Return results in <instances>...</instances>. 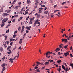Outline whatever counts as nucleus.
I'll list each match as a JSON object with an SVG mask.
<instances>
[{"mask_svg":"<svg viewBox=\"0 0 73 73\" xmlns=\"http://www.w3.org/2000/svg\"><path fill=\"white\" fill-rule=\"evenodd\" d=\"M9 30L8 29V30L6 31V33H9Z\"/></svg>","mask_w":73,"mask_h":73,"instance_id":"nucleus-25","label":"nucleus"},{"mask_svg":"<svg viewBox=\"0 0 73 73\" xmlns=\"http://www.w3.org/2000/svg\"><path fill=\"white\" fill-rule=\"evenodd\" d=\"M4 37H5V40H7V38L8 37V36L5 35L4 36Z\"/></svg>","mask_w":73,"mask_h":73,"instance_id":"nucleus-24","label":"nucleus"},{"mask_svg":"<svg viewBox=\"0 0 73 73\" xmlns=\"http://www.w3.org/2000/svg\"><path fill=\"white\" fill-rule=\"evenodd\" d=\"M60 49L58 48H57L56 50H55V52H58V51H60Z\"/></svg>","mask_w":73,"mask_h":73,"instance_id":"nucleus-8","label":"nucleus"},{"mask_svg":"<svg viewBox=\"0 0 73 73\" xmlns=\"http://www.w3.org/2000/svg\"><path fill=\"white\" fill-rule=\"evenodd\" d=\"M21 2H19L18 3V4L19 5H20V4H21Z\"/></svg>","mask_w":73,"mask_h":73,"instance_id":"nucleus-43","label":"nucleus"},{"mask_svg":"<svg viewBox=\"0 0 73 73\" xmlns=\"http://www.w3.org/2000/svg\"><path fill=\"white\" fill-rule=\"evenodd\" d=\"M11 47V46H8V47L7 48V50H9V49Z\"/></svg>","mask_w":73,"mask_h":73,"instance_id":"nucleus-27","label":"nucleus"},{"mask_svg":"<svg viewBox=\"0 0 73 73\" xmlns=\"http://www.w3.org/2000/svg\"><path fill=\"white\" fill-rule=\"evenodd\" d=\"M69 38H70V39L71 38H72V36H70V35L69 36V37H68Z\"/></svg>","mask_w":73,"mask_h":73,"instance_id":"nucleus-50","label":"nucleus"},{"mask_svg":"<svg viewBox=\"0 0 73 73\" xmlns=\"http://www.w3.org/2000/svg\"><path fill=\"white\" fill-rule=\"evenodd\" d=\"M42 12V11H41V10H40L39 11V12H38V13H40Z\"/></svg>","mask_w":73,"mask_h":73,"instance_id":"nucleus-34","label":"nucleus"},{"mask_svg":"<svg viewBox=\"0 0 73 73\" xmlns=\"http://www.w3.org/2000/svg\"><path fill=\"white\" fill-rule=\"evenodd\" d=\"M16 46H15V48H13V50H15V49H16Z\"/></svg>","mask_w":73,"mask_h":73,"instance_id":"nucleus-55","label":"nucleus"},{"mask_svg":"<svg viewBox=\"0 0 73 73\" xmlns=\"http://www.w3.org/2000/svg\"><path fill=\"white\" fill-rule=\"evenodd\" d=\"M40 7H45V5H41L40 6Z\"/></svg>","mask_w":73,"mask_h":73,"instance_id":"nucleus-45","label":"nucleus"},{"mask_svg":"<svg viewBox=\"0 0 73 73\" xmlns=\"http://www.w3.org/2000/svg\"><path fill=\"white\" fill-rule=\"evenodd\" d=\"M18 6H16L14 7V9H18Z\"/></svg>","mask_w":73,"mask_h":73,"instance_id":"nucleus-18","label":"nucleus"},{"mask_svg":"<svg viewBox=\"0 0 73 73\" xmlns=\"http://www.w3.org/2000/svg\"><path fill=\"white\" fill-rule=\"evenodd\" d=\"M39 9H40V10H42V9H43V8H42V7L39 8Z\"/></svg>","mask_w":73,"mask_h":73,"instance_id":"nucleus-42","label":"nucleus"},{"mask_svg":"<svg viewBox=\"0 0 73 73\" xmlns=\"http://www.w3.org/2000/svg\"><path fill=\"white\" fill-rule=\"evenodd\" d=\"M37 65H40V62H36Z\"/></svg>","mask_w":73,"mask_h":73,"instance_id":"nucleus-28","label":"nucleus"},{"mask_svg":"<svg viewBox=\"0 0 73 73\" xmlns=\"http://www.w3.org/2000/svg\"><path fill=\"white\" fill-rule=\"evenodd\" d=\"M31 26H29V27L28 26L26 27H25V29H27V30H29V31L31 29Z\"/></svg>","mask_w":73,"mask_h":73,"instance_id":"nucleus-5","label":"nucleus"},{"mask_svg":"<svg viewBox=\"0 0 73 73\" xmlns=\"http://www.w3.org/2000/svg\"><path fill=\"white\" fill-rule=\"evenodd\" d=\"M70 66H72V67H73V64H70Z\"/></svg>","mask_w":73,"mask_h":73,"instance_id":"nucleus-39","label":"nucleus"},{"mask_svg":"<svg viewBox=\"0 0 73 73\" xmlns=\"http://www.w3.org/2000/svg\"><path fill=\"white\" fill-rule=\"evenodd\" d=\"M56 68H58V64H57L56 66Z\"/></svg>","mask_w":73,"mask_h":73,"instance_id":"nucleus-62","label":"nucleus"},{"mask_svg":"<svg viewBox=\"0 0 73 73\" xmlns=\"http://www.w3.org/2000/svg\"><path fill=\"white\" fill-rule=\"evenodd\" d=\"M29 16H28L26 18V20H28V19H29Z\"/></svg>","mask_w":73,"mask_h":73,"instance_id":"nucleus-30","label":"nucleus"},{"mask_svg":"<svg viewBox=\"0 0 73 73\" xmlns=\"http://www.w3.org/2000/svg\"><path fill=\"white\" fill-rule=\"evenodd\" d=\"M29 32V31H28V30H26V33H28Z\"/></svg>","mask_w":73,"mask_h":73,"instance_id":"nucleus-47","label":"nucleus"},{"mask_svg":"<svg viewBox=\"0 0 73 73\" xmlns=\"http://www.w3.org/2000/svg\"><path fill=\"white\" fill-rule=\"evenodd\" d=\"M11 12V10H9L8 11H7V13H8L9 12Z\"/></svg>","mask_w":73,"mask_h":73,"instance_id":"nucleus-59","label":"nucleus"},{"mask_svg":"<svg viewBox=\"0 0 73 73\" xmlns=\"http://www.w3.org/2000/svg\"><path fill=\"white\" fill-rule=\"evenodd\" d=\"M38 68L37 66H35L34 68V69H38Z\"/></svg>","mask_w":73,"mask_h":73,"instance_id":"nucleus-36","label":"nucleus"},{"mask_svg":"<svg viewBox=\"0 0 73 73\" xmlns=\"http://www.w3.org/2000/svg\"><path fill=\"white\" fill-rule=\"evenodd\" d=\"M39 3V2H36V3H35V5H37V4L38 3Z\"/></svg>","mask_w":73,"mask_h":73,"instance_id":"nucleus-53","label":"nucleus"},{"mask_svg":"<svg viewBox=\"0 0 73 73\" xmlns=\"http://www.w3.org/2000/svg\"><path fill=\"white\" fill-rule=\"evenodd\" d=\"M48 11H45L44 12V14H45L46 15V14L48 13Z\"/></svg>","mask_w":73,"mask_h":73,"instance_id":"nucleus-20","label":"nucleus"},{"mask_svg":"<svg viewBox=\"0 0 73 73\" xmlns=\"http://www.w3.org/2000/svg\"><path fill=\"white\" fill-rule=\"evenodd\" d=\"M12 40H13V39L12 38H11L10 40V41L11 42V41H12Z\"/></svg>","mask_w":73,"mask_h":73,"instance_id":"nucleus-52","label":"nucleus"},{"mask_svg":"<svg viewBox=\"0 0 73 73\" xmlns=\"http://www.w3.org/2000/svg\"><path fill=\"white\" fill-rule=\"evenodd\" d=\"M40 16H41V15H40L38 14L37 15V19H38V18H39V17H40Z\"/></svg>","mask_w":73,"mask_h":73,"instance_id":"nucleus-16","label":"nucleus"},{"mask_svg":"<svg viewBox=\"0 0 73 73\" xmlns=\"http://www.w3.org/2000/svg\"><path fill=\"white\" fill-rule=\"evenodd\" d=\"M21 27L20 26H19V27L18 28V29L19 31H21Z\"/></svg>","mask_w":73,"mask_h":73,"instance_id":"nucleus-12","label":"nucleus"},{"mask_svg":"<svg viewBox=\"0 0 73 73\" xmlns=\"http://www.w3.org/2000/svg\"><path fill=\"white\" fill-rule=\"evenodd\" d=\"M5 67H3V68L2 70V71H4V70H5Z\"/></svg>","mask_w":73,"mask_h":73,"instance_id":"nucleus-17","label":"nucleus"},{"mask_svg":"<svg viewBox=\"0 0 73 73\" xmlns=\"http://www.w3.org/2000/svg\"><path fill=\"white\" fill-rule=\"evenodd\" d=\"M29 24H32V21H30L29 22Z\"/></svg>","mask_w":73,"mask_h":73,"instance_id":"nucleus-33","label":"nucleus"},{"mask_svg":"<svg viewBox=\"0 0 73 73\" xmlns=\"http://www.w3.org/2000/svg\"><path fill=\"white\" fill-rule=\"evenodd\" d=\"M25 36H26V33H25L24 34V35H23V36H24V37H25Z\"/></svg>","mask_w":73,"mask_h":73,"instance_id":"nucleus-63","label":"nucleus"},{"mask_svg":"<svg viewBox=\"0 0 73 73\" xmlns=\"http://www.w3.org/2000/svg\"><path fill=\"white\" fill-rule=\"evenodd\" d=\"M62 68L63 69H64V70H65V66H64V65H62Z\"/></svg>","mask_w":73,"mask_h":73,"instance_id":"nucleus-14","label":"nucleus"},{"mask_svg":"<svg viewBox=\"0 0 73 73\" xmlns=\"http://www.w3.org/2000/svg\"><path fill=\"white\" fill-rule=\"evenodd\" d=\"M34 18H35V17H33V18H31L30 21H32L33 20H34Z\"/></svg>","mask_w":73,"mask_h":73,"instance_id":"nucleus-21","label":"nucleus"},{"mask_svg":"<svg viewBox=\"0 0 73 73\" xmlns=\"http://www.w3.org/2000/svg\"><path fill=\"white\" fill-rule=\"evenodd\" d=\"M38 20L37 19L35 21V23L37 24V23H38Z\"/></svg>","mask_w":73,"mask_h":73,"instance_id":"nucleus-22","label":"nucleus"},{"mask_svg":"<svg viewBox=\"0 0 73 73\" xmlns=\"http://www.w3.org/2000/svg\"><path fill=\"white\" fill-rule=\"evenodd\" d=\"M69 53L67 51L66 52H64V55L65 56V57H66L67 56V55H69Z\"/></svg>","mask_w":73,"mask_h":73,"instance_id":"nucleus-4","label":"nucleus"},{"mask_svg":"<svg viewBox=\"0 0 73 73\" xmlns=\"http://www.w3.org/2000/svg\"><path fill=\"white\" fill-rule=\"evenodd\" d=\"M67 46H68V45H67L65 46H64V47L65 49H66V48H67Z\"/></svg>","mask_w":73,"mask_h":73,"instance_id":"nucleus-23","label":"nucleus"},{"mask_svg":"<svg viewBox=\"0 0 73 73\" xmlns=\"http://www.w3.org/2000/svg\"><path fill=\"white\" fill-rule=\"evenodd\" d=\"M23 17H21L20 18H19V19H20V20H21V19H23Z\"/></svg>","mask_w":73,"mask_h":73,"instance_id":"nucleus-51","label":"nucleus"},{"mask_svg":"<svg viewBox=\"0 0 73 73\" xmlns=\"http://www.w3.org/2000/svg\"><path fill=\"white\" fill-rule=\"evenodd\" d=\"M17 32V31H16L14 32V34H15V33H16Z\"/></svg>","mask_w":73,"mask_h":73,"instance_id":"nucleus-44","label":"nucleus"},{"mask_svg":"<svg viewBox=\"0 0 73 73\" xmlns=\"http://www.w3.org/2000/svg\"><path fill=\"white\" fill-rule=\"evenodd\" d=\"M28 10L29 9H27V10H26L25 11V13L24 14V15H26L28 14Z\"/></svg>","mask_w":73,"mask_h":73,"instance_id":"nucleus-7","label":"nucleus"},{"mask_svg":"<svg viewBox=\"0 0 73 73\" xmlns=\"http://www.w3.org/2000/svg\"><path fill=\"white\" fill-rule=\"evenodd\" d=\"M27 4H31V1L29 0H27Z\"/></svg>","mask_w":73,"mask_h":73,"instance_id":"nucleus-9","label":"nucleus"},{"mask_svg":"<svg viewBox=\"0 0 73 73\" xmlns=\"http://www.w3.org/2000/svg\"><path fill=\"white\" fill-rule=\"evenodd\" d=\"M65 69V70H67V71H68L69 70V69H68V67H66V69Z\"/></svg>","mask_w":73,"mask_h":73,"instance_id":"nucleus-38","label":"nucleus"},{"mask_svg":"<svg viewBox=\"0 0 73 73\" xmlns=\"http://www.w3.org/2000/svg\"><path fill=\"white\" fill-rule=\"evenodd\" d=\"M3 16L4 17H5V16H8L9 15V14L7 13H3Z\"/></svg>","mask_w":73,"mask_h":73,"instance_id":"nucleus-6","label":"nucleus"},{"mask_svg":"<svg viewBox=\"0 0 73 73\" xmlns=\"http://www.w3.org/2000/svg\"><path fill=\"white\" fill-rule=\"evenodd\" d=\"M0 51L1 52L3 51V48L1 47H0Z\"/></svg>","mask_w":73,"mask_h":73,"instance_id":"nucleus-11","label":"nucleus"},{"mask_svg":"<svg viewBox=\"0 0 73 73\" xmlns=\"http://www.w3.org/2000/svg\"><path fill=\"white\" fill-rule=\"evenodd\" d=\"M5 57L4 56L3 58H2V59H3V61L4 60V59H5Z\"/></svg>","mask_w":73,"mask_h":73,"instance_id":"nucleus-31","label":"nucleus"},{"mask_svg":"<svg viewBox=\"0 0 73 73\" xmlns=\"http://www.w3.org/2000/svg\"><path fill=\"white\" fill-rule=\"evenodd\" d=\"M62 40L63 42H68V40H67V39H64L63 38H62Z\"/></svg>","mask_w":73,"mask_h":73,"instance_id":"nucleus-3","label":"nucleus"},{"mask_svg":"<svg viewBox=\"0 0 73 73\" xmlns=\"http://www.w3.org/2000/svg\"><path fill=\"white\" fill-rule=\"evenodd\" d=\"M18 49H20V50H21V46L20 47H19L18 48Z\"/></svg>","mask_w":73,"mask_h":73,"instance_id":"nucleus-46","label":"nucleus"},{"mask_svg":"<svg viewBox=\"0 0 73 73\" xmlns=\"http://www.w3.org/2000/svg\"><path fill=\"white\" fill-rule=\"evenodd\" d=\"M49 64V62H46L44 63V64L45 65H48V64Z\"/></svg>","mask_w":73,"mask_h":73,"instance_id":"nucleus-10","label":"nucleus"},{"mask_svg":"<svg viewBox=\"0 0 73 73\" xmlns=\"http://www.w3.org/2000/svg\"><path fill=\"white\" fill-rule=\"evenodd\" d=\"M57 62L58 64L59 63H60V62H61V60H58Z\"/></svg>","mask_w":73,"mask_h":73,"instance_id":"nucleus-19","label":"nucleus"},{"mask_svg":"<svg viewBox=\"0 0 73 73\" xmlns=\"http://www.w3.org/2000/svg\"><path fill=\"white\" fill-rule=\"evenodd\" d=\"M70 57H73V55H72V54H70Z\"/></svg>","mask_w":73,"mask_h":73,"instance_id":"nucleus-60","label":"nucleus"},{"mask_svg":"<svg viewBox=\"0 0 73 73\" xmlns=\"http://www.w3.org/2000/svg\"><path fill=\"white\" fill-rule=\"evenodd\" d=\"M11 62V63H13V60H12V58L10 59V60L9 61V62Z\"/></svg>","mask_w":73,"mask_h":73,"instance_id":"nucleus-15","label":"nucleus"},{"mask_svg":"<svg viewBox=\"0 0 73 73\" xmlns=\"http://www.w3.org/2000/svg\"><path fill=\"white\" fill-rule=\"evenodd\" d=\"M8 20V18H5L4 19H3L2 21V24L1 25V28L3 27H4L5 25V23H5Z\"/></svg>","mask_w":73,"mask_h":73,"instance_id":"nucleus-1","label":"nucleus"},{"mask_svg":"<svg viewBox=\"0 0 73 73\" xmlns=\"http://www.w3.org/2000/svg\"><path fill=\"white\" fill-rule=\"evenodd\" d=\"M18 17V15H14L15 17Z\"/></svg>","mask_w":73,"mask_h":73,"instance_id":"nucleus-35","label":"nucleus"},{"mask_svg":"<svg viewBox=\"0 0 73 73\" xmlns=\"http://www.w3.org/2000/svg\"><path fill=\"white\" fill-rule=\"evenodd\" d=\"M34 25L33 26V27H35L36 26V24H37L36 23H34Z\"/></svg>","mask_w":73,"mask_h":73,"instance_id":"nucleus-54","label":"nucleus"},{"mask_svg":"<svg viewBox=\"0 0 73 73\" xmlns=\"http://www.w3.org/2000/svg\"><path fill=\"white\" fill-rule=\"evenodd\" d=\"M64 4H66V2H64L63 3H62V5H64Z\"/></svg>","mask_w":73,"mask_h":73,"instance_id":"nucleus-41","label":"nucleus"},{"mask_svg":"<svg viewBox=\"0 0 73 73\" xmlns=\"http://www.w3.org/2000/svg\"><path fill=\"white\" fill-rule=\"evenodd\" d=\"M36 71V72H40V70H39L38 69H37Z\"/></svg>","mask_w":73,"mask_h":73,"instance_id":"nucleus-56","label":"nucleus"},{"mask_svg":"<svg viewBox=\"0 0 73 73\" xmlns=\"http://www.w3.org/2000/svg\"><path fill=\"white\" fill-rule=\"evenodd\" d=\"M5 66V63L2 64L1 65V66L2 67H4Z\"/></svg>","mask_w":73,"mask_h":73,"instance_id":"nucleus-13","label":"nucleus"},{"mask_svg":"<svg viewBox=\"0 0 73 73\" xmlns=\"http://www.w3.org/2000/svg\"><path fill=\"white\" fill-rule=\"evenodd\" d=\"M24 28H25V27L24 26H22V29L23 30H24Z\"/></svg>","mask_w":73,"mask_h":73,"instance_id":"nucleus-37","label":"nucleus"},{"mask_svg":"<svg viewBox=\"0 0 73 73\" xmlns=\"http://www.w3.org/2000/svg\"><path fill=\"white\" fill-rule=\"evenodd\" d=\"M52 53V52H50V51H48L47 52L46 54H44V55H46V57H47V58H49L50 57V56H48V55H50V54H51Z\"/></svg>","mask_w":73,"mask_h":73,"instance_id":"nucleus-2","label":"nucleus"},{"mask_svg":"<svg viewBox=\"0 0 73 73\" xmlns=\"http://www.w3.org/2000/svg\"><path fill=\"white\" fill-rule=\"evenodd\" d=\"M37 7V5H36L35 7H34V9H36V8Z\"/></svg>","mask_w":73,"mask_h":73,"instance_id":"nucleus-49","label":"nucleus"},{"mask_svg":"<svg viewBox=\"0 0 73 73\" xmlns=\"http://www.w3.org/2000/svg\"><path fill=\"white\" fill-rule=\"evenodd\" d=\"M70 66H72V67H73V64H70Z\"/></svg>","mask_w":73,"mask_h":73,"instance_id":"nucleus-40","label":"nucleus"},{"mask_svg":"<svg viewBox=\"0 0 73 73\" xmlns=\"http://www.w3.org/2000/svg\"><path fill=\"white\" fill-rule=\"evenodd\" d=\"M20 13H21V14H23V13L22 12V11H20Z\"/></svg>","mask_w":73,"mask_h":73,"instance_id":"nucleus-58","label":"nucleus"},{"mask_svg":"<svg viewBox=\"0 0 73 73\" xmlns=\"http://www.w3.org/2000/svg\"><path fill=\"white\" fill-rule=\"evenodd\" d=\"M53 16H54V15H51V17H52V18L53 17Z\"/></svg>","mask_w":73,"mask_h":73,"instance_id":"nucleus-61","label":"nucleus"},{"mask_svg":"<svg viewBox=\"0 0 73 73\" xmlns=\"http://www.w3.org/2000/svg\"><path fill=\"white\" fill-rule=\"evenodd\" d=\"M3 8H1V9L0 10V12H3Z\"/></svg>","mask_w":73,"mask_h":73,"instance_id":"nucleus-26","label":"nucleus"},{"mask_svg":"<svg viewBox=\"0 0 73 73\" xmlns=\"http://www.w3.org/2000/svg\"><path fill=\"white\" fill-rule=\"evenodd\" d=\"M13 37L14 38H15L16 37V35L14 34L13 35Z\"/></svg>","mask_w":73,"mask_h":73,"instance_id":"nucleus-32","label":"nucleus"},{"mask_svg":"<svg viewBox=\"0 0 73 73\" xmlns=\"http://www.w3.org/2000/svg\"><path fill=\"white\" fill-rule=\"evenodd\" d=\"M54 62V61L53 60H51L50 61V62Z\"/></svg>","mask_w":73,"mask_h":73,"instance_id":"nucleus-48","label":"nucleus"},{"mask_svg":"<svg viewBox=\"0 0 73 73\" xmlns=\"http://www.w3.org/2000/svg\"><path fill=\"white\" fill-rule=\"evenodd\" d=\"M15 19L12 21V22H15Z\"/></svg>","mask_w":73,"mask_h":73,"instance_id":"nucleus-64","label":"nucleus"},{"mask_svg":"<svg viewBox=\"0 0 73 73\" xmlns=\"http://www.w3.org/2000/svg\"><path fill=\"white\" fill-rule=\"evenodd\" d=\"M61 70V68H59V69H57L58 71H59V72H60Z\"/></svg>","mask_w":73,"mask_h":73,"instance_id":"nucleus-29","label":"nucleus"},{"mask_svg":"<svg viewBox=\"0 0 73 73\" xmlns=\"http://www.w3.org/2000/svg\"><path fill=\"white\" fill-rule=\"evenodd\" d=\"M12 43H13V42H11L10 43V45H12Z\"/></svg>","mask_w":73,"mask_h":73,"instance_id":"nucleus-57","label":"nucleus"}]
</instances>
